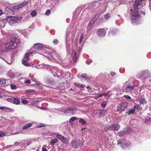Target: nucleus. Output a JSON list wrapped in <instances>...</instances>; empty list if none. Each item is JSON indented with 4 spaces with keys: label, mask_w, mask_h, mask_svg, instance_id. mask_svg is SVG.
Listing matches in <instances>:
<instances>
[{
    "label": "nucleus",
    "mask_w": 151,
    "mask_h": 151,
    "mask_svg": "<svg viewBox=\"0 0 151 151\" xmlns=\"http://www.w3.org/2000/svg\"><path fill=\"white\" fill-rule=\"evenodd\" d=\"M79 123H81L82 125H84L86 124V121L83 119L80 118L79 120Z\"/></svg>",
    "instance_id": "ea45409f"
},
{
    "label": "nucleus",
    "mask_w": 151,
    "mask_h": 151,
    "mask_svg": "<svg viewBox=\"0 0 151 151\" xmlns=\"http://www.w3.org/2000/svg\"><path fill=\"white\" fill-rule=\"evenodd\" d=\"M71 29V27H68L67 29V31H66V48L67 50V53L68 54L69 53V51L70 50V47L69 45V44H68L67 42V40H68V38H69V32L70 30Z\"/></svg>",
    "instance_id": "dca6fc26"
},
{
    "label": "nucleus",
    "mask_w": 151,
    "mask_h": 151,
    "mask_svg": "<svg viewBox=\"0 0 151 151\" xmlns=\"http://www.w3.org/2000/svg\"><path fill=\"white\" fill-rule=\"evenodd\" d=\"M51 57L53 59H55L56 58H58V55L56 53V51H53V53H52Z\"/></svg>",
    "instance_id": "cd10ccee"
},
{
    "label": "nucleus",
    "mask_w": 151,
    "mask_h": 151,
    "mask_svg": "<svg viewBox=\"0 0 151 151\" xmlns=\"http://www.w3.org/2000/svg\"><path fill=\"white\" fill-rule=\"evenodd\" d=\"M124 97L125 98H127V99H131V97L130 96H129L127 95H124Z\"/></svg>",
    "instance_id": "0e129e2a"
},
{
    "label": "nucleus",
    "mask_w": 151,
    "mask_h": 151,
    "mask_svg": "<svg viewBox=\"0 0 151 151\" xmlns=\"http://www.w3.org/2000/svg\"><path fill=\"white\" fill-rule=\"evenodd\" d=\"M22 18V17L10 16L9 18L10 20L9 21V23L12 24L17 23L18 21H21Z\"/></svg>",
    "instance_id": "4468645a"
},
{
    "label": "nucleus",
    "mask_w": 151,
    "mask_h": 151,
    "mask_svg": "<svg viewBox=\"0 0 151 151\" xmlns=\"http://www.w3.org/2000/svg\"><path fill=\"white\" fill-rule=\"evenodd\" d=\"M128 82L126 83V90L129 92H130L131 91L134 90L135 87V85L131 83H127Z\"/></svg>",
    "instance_id": "6ab92c4d"
},
{
    "label": "nucleus",
    "mask_w": 151,
    "mask_h": 151,
    "mask_svg": "<svg viewBox=\"0 0 151 151\" xmlns=\"http://www.w3.org/2000/svg\"><path fill=\"white\" fill-rule=\"evenodd\" d=\"M37 14V12L35 10L32 11L30 13V15L32 16V17H35L36 15Z\"/></svg>",
    "instance_id": "58836bf2"
},
{
    "label": "nucleus",
    "mask_w": 151,
    "mask_h": 151,
    "mask_svg": "<svg viewBox=\"0 0 151 151\" xmlns=\"http://www.w3.org/2000/svg\"><path fill=\"white\" fill-rule=\"evenodd\" d=\"M70 53L71 55V58L69 60V62L66 63L63 62L64 63L65 65H67L70 63H72L73 61L74 63H76L77 61L78 57L76 55V52L73 50H71Z\"/></svg>",
    "instance_id": "6e6552de"
},
{
    "label": "nucleus",
    "mask_w": 151,
    "mask_h": 151,
    "mask_svg": "<svg viewBox=\"0 0 151 151\" xmlns=\"http://www.w3.org/2000/svg\"><path fill=\"white\" fill-rule=\"evenodd\" d=\"M106 112V111L105 110H101L99 113V114L101 116H104L105 115Z\"/></svg>",
    "instance_id": "f704fd0d"
},
{
    "label": "nucleus",
    "mask_w": 151,
    "mask_h": 151,
    "mask_svg": "<svg viewBox=\"0 0 151 151\" xmlns=\"http://www.w3.org/2000/svg\"><path fill=\"white\" fill-rule=\"evenodd\" d=\"M142 0H135L134 4L128 9L127 14L130 16L132 23L133 25H136L139 23V19L140 16L139 12L143 14H145V12L141 10L143 6L142 4Z\"/></svg>",
    "instance_id": "f257e3e1"
},
{
    "label": "nucleus",
    "mask_w": 151,
    "mask_h": 151,
    "mask_svg": "<svg viewBox=\"0 0 151 151\" xmlns=\"http://www.w3.org/2000/svg\"><path fill=\"white\" fill-rule=\"evenodd\" d=\"M145 100L143 98L140 99H139V103H140L141 104H143L144 103V102H145Z\"/></svg>",
    "instance_id": "5fc2aeb1"
},
{
    "label": "nucleus",
    "mask_w": 151,
    "mask_h": 151,
    "mask_svg": "<svg viewBox=\"0 0 151 151\" xmlns=\"http://www.w3.org/2000/svg\"><path fill=\"white\" fill-rule=\"evenodd\" d=\"M120 128V126L119 124H114L109 125L107 127L108 129L110 130L117 131Z\"/></svg>",
    "instance_id": "f3484780"
},
{
    "label": "nucleus",
    "mask_w": 151,
    "mask_h": 151,
    "mask_svg": "<svg viewBox=\"0 0 151 151\" xmlns=\"http://www.w3.org/2000/svg\"><path fill=\"white\" fill-rule=\"evenodd\" d=\"M35 90H32V89H28L26 90L25 91V92L26 93H28L31 92H32L35 91Z\"/></svg>",
    "instance_id": "09e8293b"
},
{
    "label": "nucleus",
    "mask_w": 151,
    "mask_h": 151,
    "mask_svg": "<svg viewBox=\"0 0 151 151\" xmlns=\"http://www.w3.org/2000/svg\"><path fill=\"white\" fill-rule=\"evenodd\" d=\"M56 137L57 138L59 139L60 140L62 141L63 136L60 134H57L56 135Z\"/></svg>",
    "instance_id": "c03bdc74"
},
{
    "label": "nucleus",
    "mask_w": 151,
    "mask_h": 151,
    "mask_svg": "<svg viewBox=\"0 0 151 151\" xmlns=\"http://www.w3.org/2000/svg\"><path fill=\"white\" fill-rule=\"evenodd\" d=\"M117 145H120L123 148H125L130 145L131 144L129 141H127L124 139L122 138L119 140Z\"/></svg>",
    "instance_id": "1a4fd4ad"
},
{
    "label": "nucleus",
    "mask_w": 151,
    "mask_h": 151,
    "mask_svg": "<svg viewBox=\"0 0 151 151\" xmlns=\"http://www.w3.org/2000/svg\"><path fill=\"white\" fill-rule=\"evenodd\" d=\"M24 82L25 83L29 84L31 83V81L29 79L25 80Z\"/></svg>",
    "instance_id": "680f3d73"
},
{
    "label": "nucleus",
    "mask_w": 151,
    "mask_h": 151,
    "mask_svg": "<svg viewBox=\"0 0 151 151\" xmlns=\"http://www.w3.org/2000/svg\"><path fill=\"white\" fill-rule=\"evenodd\" d=\"M135 110L134 108L131 109L129 111H127L126 112V114H127L128 115L130 114H133L135 112Z\"/></svg>",
    "instance_id": "2f4dec72"
},
{
    "label": "nucleus",
    "mask_w": 151,
    "mask_h": 151,
    "mask_svg": "<svg viewBox=\"0 0 151 151\" xmlns=\"http://www.w3.org/2000/svg\"><path fill=\"white\" fill-rule=\"evenodd\" d=\"M52 71V74L54 77H61V76H62L63 74L61 70L57 67H53ZM61 78L60 77V79Z\"/></svg>",
    "instance_id": "9d476101"
},
{
    "label": "nucleus",
    "mask_w": 151,
    "mask_h": 151,
    "mask_svg": "<svg viewBox=\"0 0 151 151\" xmlns=\"http://www.w3.org/2000/svg\"><path fill=\"white\" fill-rule=\"evenodd\" d=\"M98 2L97 1L89 3L88 4V8L85 9V10L83 12V13H84L85 12H88V9H92L93 7L96 6Z\"/></svg>",
    "instance_id": "aec40b11"
},
{
    "label": "nucleus",
    "mask_w": 151,
    "mask_h": 151,
    "mask_svg": "<svg viewBox=\"0 0 151 151\" xmlns=\"http://www.w3.org/2000/svg\"><path fill=\"white\" fill-rule=\"evenodd\" d=\"M32 125V123H27V124L25 125L22 128V129L23 130L26 129L30 127Z\"/></svg>",
    "instance_id": "bb28decb"
},
{
    "label": "nucleus",
    "mask_w": 151,
    "mask_h": 151,
    "mask_svg": "<svg viewBox=\"0 0 151 151\" xmlns=\"http://www.w3.org/2000/svg\"><path fill=\"white\" fill-rule=\"evenodd\" d=\"M145 122L146 123L147 122L151 123V118L150 117H149L148 118H146L145 119Z\"/></svg>",
    "instance_id": "de8ad7c7"
},
{
    "label": "nucleus",
    "mask_w": 151,
    "mask_h": 151,
    "mask_svg": "<svg viewBox=\"0 0 151 151\" xmlns=\"http://www.w3.org/2000/svg\"><path fill=\"white\" fill-rule=\"evenodd\" d=\"M77 110V109L75 106H71L67 108L64 111V113L73 115L76 113Z\"/></svg>",
    "instance_id": "ddd939ff"
},
{
    "label": "nucleus",
    "mask_w": 151,
    "mask_h": 151,
    "mask_svg": "<svg viewBox=\"0 0 151 151\" xmlns=\"http://www.w3.org/2000/svg\"><path fill=\"white\" fill-rule=\"evenodd\" d=\"M68 122L67 121L65 122L62 123L60 125V127L62 128L63 129H65L66 127H67L68 126Z\"/></svg>",
    "instance_id": "c756f323"
},
{
    "label": "nucleus",
    "mask_w": 151,
    "mask_h": 151,
    "mask_svg": "<svg viewBox=\"0 0 151 151\" xmlns=\"http://www.w3.org/2000/svg\"><path fill=\"white\" fill-rule=\"evenodd\" d=\"M106 102V101H104L102 103L101 106L102 107L104 108L106 107L107 104Z\"/></svg>",
    "instance_id": "37998d69"
},
{
    "label": "nucleus",
    "mask_w": 151,
    "mask_h": 151,
    "mask_svg": "<svg viewBox=\"0 0 151 151\" xmlns=\"http://www.w3.org/2000/svg\"><path fill=\"white\" fill-rule=\"evenodd\" d=\"M58 141V140L57 139H54L52 140L51 141L50 143L51 145H53L54 144L56 143Z\"/></svg>",
    "instance_id": "79ce46f5"
},
{
    "label": "nucleus",
    "mask_w": 151,
    "mask_h": 151,
    "mask_svg": "<svg viewBox=\"0 0 151 151\" xmlns=\"http://www.w3.org/2000/svg\"><path fill=\"white\" fill-rule=\"evenodd\" d=\"M9 50L6 43L5 45H2L0 47V58L4 60L5 55V52Z\"/></svg>",
    "instance_id": "0eeeda50"
},
{
    "label": "nucleus",
    "mask_w": 151,
    "mask_h": 151,
    "mask_svg": "<svg viewBox=\"0 0 151 151\" xmlns=\"http://www.w3.org/2000/svg\"><path fill=\"white\" fill-rule=\"evenodd\" d=\"M62 141L66 143L68 142V139L66 137H63Z\"/></svg>",
    "instance_id": "3c124183"
},
{
    "label": "nucleus",
    "mask_w": 151,
    "mask_h": 151,
    "mask_svg": "<svg viewBox=\"0 0 151 151\" xmlns=\"http://www.w3.org/2000/svg\"><path fill=\"white\" fill-rule=\"evenodd\" d=\"M92 62V60H91L89 59L87 60L86 61V63L87 64H89L90 63Z\"/></svg>",
    "instance_id": "e2e57ef3"
},
{
    "label": "nucleus",
    "mask_w": 151,
    "mask_h": 151,
    "mask_svg": "<svg viewBox=\"0 0 151 151\" xmlns=\"http://www.w3.org/2000/svg\"><path fill=\"white\" fill-rule=\"evenodd\" d=\"M111 92V91H107L106 93H102V96H107L108 95V94L109 93Z\"/></svg>",
    "instance_id": "8fccbe9b"
},
{
    "label": "nucleus",
    "mask_w": 151,
    "mask_h": 151,
    "mask_svg": "<svg viewBox=\"0 0 151 151\" xmlns=\"http://www.w3.org/2000/svg\"><path fill=\"white\" fill-rule=\"evenodd\" d=\"M75 86H78V87H83L82 86V85H81L80 83H74Z\"/></svg>",
    "instance_id": "864d4df0"
},
{
    "label": "nucleus",
    "mask_w": 151,
    "mask_h": 151,
    "mask_svg": "<svg viewBox=\"0 0 151 151\" xmlns=\"http://www.w3.org/2000/svg\"><path fill=\"white\" fill-rule=\"evenodd\" d=\"M84 35L82 33L81 35V37L80 39L79 40V42L78 43H77L76 44V50L78 52V54H80L83 47L82 44H81V42L83 39Z\"/></svg>",
    "instance_id": "9b49d317"
},
{
    "label": "nucleus",
    "mask_w": 151,
    "mask_h": 151,
    "mask_svg": "<svg viewBox=\"0 0 151 151\" xmlns=\"http://www.w3.org/2000/svg\"><path fill=\"white\" fill-rule=\"evenodd\" d=\"M127 133V131L126 130H122L119 131L117 135L120 137H122L126 135Z\"/></svg>",
    "instance_id": "4be33fe9"
},
{
    "label": "nucleus",
    "mask_w": 151,
    "mask_h": 151,
    "mask_svg": "<svg viewBox=\"0 0 151 151\" xmlns=\"http://www.w3.org/2000/svg\"><path fill=\"white\" fill-rule=\"evenodd\" d=\"M100 14H96L89 22L88 25L86 32L89 33L92 28L93 27L94 23L98 19Z\"/></svg>",
    "instance_id": "20e7f679"
},
{
    "label": "nucleus",
    "mask_w": 151,
    "mask_h": 151,
    "mask_svg": "<svg viewBox=\"0 0 151 151\" xmlns=\"http://www.w3.org/2000/svg\"><path fill=\"white\" fill-rule=\"evenodd\" d=\"M53 43L55 45H57L58 43V41L56 39H55L53 41Z\"/></svg>",
    "instance_id": "13d9d810"
},
{
    "label": "nucleus",
    "mask_w": 151,
    "mask_h": 151,
    "mask_svg": "<svg viewBox=\"0 0 151 151\" xmlns=\"http://www.w3.org/2000/svg\"><path fill=\"white\" fill-rule=\"evenodd\" d=\"M50 10L49 9H48L45 12L46 15H48L50 14Z\"/></svg>",
    "instance_id": "052dcab7"
},
{
    "label": "nucleus",
    "mask_w": 151,
    "mask_h": 151,
    "mask_svg": "<svg viewBox=\"0 0 151 151\" xmlns=\"http://www.w3.org/2000/svg\"><path fill=\"white\" fill-rule=\"evenodd\" d=\"M12 100L13 103L14 104H19L20 103V100L18 99L13 98Z\"/></svg>",
    "instance_id": "a878e982"
},
{
    "label": "nucleus",
    "mask_w": 151,
    "mask_h": 151,
    "mask_svg": "<svg viewBox=\"0 0 151 151\" xmlns=\"http://www.w3.org/2000/svg\"><path fill=\"white\" fill-rule=\"evenodd\" d=\"M63 77L64 78H71L73 77V74L70 73L68 72H65L62 74Z\"/></svg>",
    "instance_id": "5701e85b"
},
{
    "label": "nucleus",
    "mask_w": 151,
    "mask_h": 151,
    "mask_svg": "<svg viewBox=\"0 0 151 151\" xmlns=\"http://www.w3.org/2000/svg\"><path fill=\"white\" fill-rule=\"evenodd\" d=\"M106 34V30L104 29H101L97 30L96 35L98 37H101L104 36Z\"/></svg>",
    "instance_id": "a211bd4d"
},
{
    "label": "nucleus",
    "mask_w": 151,
    "mask_h": 151,
    "mask_svg": "<svg viewBox=\"0 0 151 151\" xmlns=\"http://www.w3.org/2000/svg\"><path fill=\"white\" fill-rule=\"evenodd\" d=\"M117 32V29L115 28L110 29L109 33L112 35L114 34Z\"/></svg>",
    "instance_id": "c85d7f7f"
},
{
    "label": "nucleus",
    "mask_w": 151,
    "mask_h": 151,
    "mask_svg": "<svg viewBox=\"0 0 151 151\" xmlns=\"http://www.w3.org/2000/svg\"><path fill=\"white\" fill-rule=\"evenodd\" d=\"M22 102L23 104H27L28 103V102L27 100L23 99L22 100Z\"/></svg>",
    "instance_id": "4d7b16f0"
},
{
    "label": "nucleus",
    "mask_w": 151,
    "mask_h": 151,
    "mask_svg": "<svg viewBox=\"0 0 151 151\" xmlns=\"http://www.w3.org/2000/svg\"><path fill=\"white\" fill-rule=\"evenodd\" d=\"M28 3V1H26L25 2H24L20 4L18 6H16L14 7V9H17L18 10L19 8L22 7L24 6L25 5L27 4V3Z\"/></svg>",
    "instance_id": "b1692460"
},
{
    "label": "nucleus",
    "mask_w": 151,
    "mask_h": 151,
    "mask_svg": "<svg viewBox=\"0 0 151 151\" xmlns=\"http://www.w3.org/2000/svg\"><path fill=\"white\" fill-rule=\"evenodd\" d=\"M102 96V93H101L100 94H98L97 96L96 97H97V98H99L100 97H101Z\"/></svg>",
    "instance_id": "338daca9"
},
{
    "label": "nucleus",
    "mask_w": 151,
    "mask_h": 151,
    "mask_svg": "<svg viewBox=\"0 0 151 151\" xmlns=\"http://www.w3.org/2000/svg\"><path fill=\"white\" fill-rule=\"evenodd\" d=\"M83 144L82 142L78 139H73L70 143V145L75 148L81 146Z\"/></svg>",
    "instance_id": "f8f14e48"
},
{
    "label": "nucleus",
    "mask_w": 151,
    "mask_h": 151,
    "mask_svg": "<svg viewBox=\"0 0 151 151\" xmlns=\"http://www.w3.org/2000/svg\"><path fill=\"white\" fill-rule=\"evenodd\" d=\"M10 87L13 90L16 89L17 88L16 86L13 84H12L10 85Z\"/></svg>",
    "instance_id": "a18cd8bd"
},
{
    "label": "nucleus",
    "mask_w": 151,
    "mask_h": 151,
    "mask_svg": "<svg viewBox=\"0 0 151 151\" xmlns=\"http://www.w3.org/2000/svg\"><path fill=\"white\" fill-rule=\"evenodd\" d=\"M110 14L109 13H107L105 14L104 16V18L105 19L107 20L110 17Z\"/></svg>",
    "instance_id": "e433bc0d"
},
{
    "label": "nucleus",
    "mask_w": 151,
    "mask_h": 151,
    "mask_svg": "<svg viewBox=\"0 0 151 151\" xmlns=\"http://www.w3.org/2000/svg\"><path fill=\"white\" fill-rule=\"evenodd\" d=\"M111 1L109 0H102L99 3V5L97 7L99 8L101 11L105 12L108 5V2Z\"/></svg>",
    "instance_id": "423d86ee"
},
{
    "label": "nucleus",
    "mask_w": 151,
    "mask_h": 151,
    "mask_svg": "<svg viewBox=\"0 0 151 151\" xmlns=\"http://www.w3.org/2000/svg\"><path fill=\"white\" fill-rule=\"evenodd\" d=\"M8 75L9 76L12 78H14L15 76V74L12 73V70H10L8 72Z\"/></svg>",
    "instance_id": "7c9ffc66"
},
{
    "label": "nucleus",
    "mask_w": 151,
    "mask_h": 151,
    "mask_svg": "<svg viewBox=\"0 0 151 151\" xmlns=\"http://www.w3.org/2000/svg\"><path fill=\"white\" fill-rule=\"evenodd\" d=\"M38 52V43L35 44L32 48L30 50V52L26 53L23 60L22 61V64L27 66H29L30 64L27 63L29 57L34 56Z\"/></svg>",
    "instance_id": "f03ea898"
},
{
    "label": "nucleus",
    "mask_w": 151,
    "mask_h": 151,
    "mask_svg": "<svg viewBox=\"0 0 151 151\" xmlns=\"http://www.w3.org/2000/svg\"><path fill=\"white\" fill-rule=\"evenodd\" d=\"M6 134L2 132H0V137H4Z\"/></svg>",
    "instance_id": "6e6d98bb"
},
{
    "label": "nucleus",
    "mask_w": 151,
    "mask_h": 151,
    "mask_svg": "<svg viewBox=\"0 0 151 151\" xmlns=\"http://www.w3.org/2000/svg\"><path fill=\"white\" fill-rule=\"evenodd\" d=\"M78 118L76 117H72L69 120V123L71 124H72L73 123V122L75 121Z\"/></svg>",
    "instance_id": "72a5a7b5"
},
{
    "label": "nucleus",
    "mask_w": 151,
    "mask_h": 151,
    "mask_svg": "<svg viewBox=\"0 0 151 151\" xmlns=\"http://www.w3.org/2000/svg\"><path fill=\"white\" fill-rule=\"evenodd\" d=\"M0 110L7 112H12L14 111L13 109L5 106H0Z\"/></svg>",
    "instance_id": "412c9836"
},
{
    "label": "nucleus",
    "mask_w": 151,
    "mask_h": 151,
    "mask_svg": "<svg viewBox=\"0 0 151 151\" xmlns=\"http://www.w3.org/2000/svg\"><path fill=\"white\" fill-rule=\"evenodd\" d=\"M79 14V12H77L76 11L75 12L73 15V19L75 20L77 19Z\"/></svg>",
    "instance_id": "473e14b6"
},
{
    "label": "nucleus",
    "mask_w": 151,
    "mask_h": 151,
    "mask_svg": "<svg viewBox=\"0 0 151 151\" xmlns=\"http://www.w3.org/2000/svg\"><path fill=\"white\" fill-rule=\"evenodd\" d=\"M150 76V74L148 70L141 71L137 75V78L142 79L147 78Z\"/></svg>",
    "instance_id": "39448f33"
},
{
    "label": "nucleus",
    "mask_w": 151,
    "mask_h": 151,
    "mask_svg": "<svg viewBox=\"0 0 151 151\" xmlns=\"http://www.w3.org/2000/svg\"><path fill=\"white\" fill-rule=\"evenodd\" d=\"M30 143L31 142L24 141L23 143V145L24 147H26L29 145Z\"/></svg>",
    "instance_id": "a19ab883"
},
{
    "label": "nucleus",
    "mask_w": 151,
    "mask_h": 151,
    "mask_svg": "<svg viewBox=\"0 0 151 151\" xmlns=\"http://www.w3.org/2000/svg\"><path fill=\"white\" fill-rule=\"evenodd\" d=\"M133 108L134 109H137L139 110H141L142 108L139 105L136 104L134 106Z\"/></svg>",
    "instance_id": "4c0bfd02"
},
{
    "label": "nucleus",
    "mask_w": 151,
    "mask_h": 151,
    "mask_svg": "<svg viewBox=\"0 0 151 151\" xmlns=\"http://www.w3.org/2000/svg\"><path fill=\"white\" fill-rule=\"evenodd\" d=\"M19 42V40L17 37H14L12 39L10 42L7 43L6 44L10 50L16 48L17 46V43Z\"/></svg>",
    "instance_id": "7ed1b4c3"
},
{
    "label": "nucleus",
    "mask_w": 151,
    "mask_h": 151,
    "mask_svg": "<svg viewBox=\"0 0 151 151\" xmlns=\"http://www.w3.org/2000/svg\"><path fill=\"white\" fill-rule=\"evenodd\" d=\"M127 106V102L121 103L119 104L117 108V110L119 111H122L126 109Z\"/></svg>",
    "instance_id": "2eb2a0df"
},
{
    "label": "nucleus",
    "mask_w": 151,
    "mask_h": 151,
    "mask_svg": "<svg viewBox=\"0 0 151 151\" xmlns=\"http://www.w3.org/2000/svg\"><path fill=\"white\" fill-rule=\"evenodd\" d=\"M45 46L42 44L38 43V52L39 50L43 51L45 49ZM38 53L40 54L38 52Z\"/></svg>",
    "instance_id": "393cba45"
},
{
    "label": "nucleus",
    "mask_w": 151,
    "mask_h": 151,
    "mask_svg": "<svg viewBox=\"0 0 151 151\" xmlns=\"http://www.w3.org/2000/svg\"><path fill=\"white\" fill-rule=\"evenodd\" d=\"M48 83L50 84L52 83L53 81L51 80H50V79H47L46 80V81Z\"/></svg>",
    "instance_id": "bf43d9fd"
},
{
    "label": "nucleus",
    "mask_w": 151,
    "mask_h": 151,
    "mask_svg": "<svg viewBox=\"0 0 151 151\" xmlns=\"http://www.w3.org/2000/svg\"><path fill=\"white\" fill-rule=\"evenodd\" d=\"M6 83V80L3 78H0V84H4Z\"/></svg>",
    "instance_id": "c9c22d12"
},
{
    "label": "nucleus",
    "mask_w": 151,
    "mask_h": 151,
    "mask_svg": "<svg viewBox=\"0 0 151 151\" xmlns=\"http://www.w3.org/2000/svg\"><path fill=\"white\" fill-rule=\"evenodd\" d=\"M45 126V125L41 123H38V128H40L42 127H44Z\"/></svg>",
    "instance_id": "603ef678"
},
{
    "label": "nucleus",
    "mask_w": 151,
    "mask_h": 151,
    "mask_svg": "<svg viewBox=\"0 0 151 151\" xmlns=\"http://www.w3.org/2000/svg\"><path fill=\"white\" fill-rule=\"evenodd\" d=\"M81 76L83 78L86 79L87 78V75L86 73H83L81 75Z\"/></svg>",
    "instance_id": "49530a36"
},
{
    "label": "nucleus",
    "mask_w": 151,
    "mask_h": 151,
    "mask_svg": "<svg viewBox=\"0 0 151 151\" xmlns=\"http://www.w3.org/2000/svg\"><path fill=\"white\" fill-rule=\"evenodd\" d=\"M147 57L149 58L151 57V53H150L147 55Z\"/></svg>",
    "instance_id": "774afa93"
},
{
    "label": "nucleus",
    "mask_w": 151,
    "mask_h": 151,
    "mask_svg": "<svg viewBox=\"0 0 151 151\" xmlns=\"http://www.w3.org/2000/svg\"><path fill=\"white\" fill-rule=\"evenodd\" d=\"M110 74H111V75L112 76H114L116 74V73L115 72H112V71L111 72Z\"/></svg>",
    "instance_id": "69168bd1"
}]
</instances>
